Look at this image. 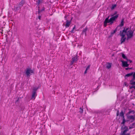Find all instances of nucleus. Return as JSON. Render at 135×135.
<instances>
[{
  "label": "nucleus",
  "mask_w": 135,
  "mask_h": 135,
  "mask_svg": "<svg viewBox=\"0 0 135 135\" xmlns=\"http://www.w3.org/2000/svg\"><path fill=\"white\" fill-rule=\"evenodd\" d=\"M133 75V78L130 81V84L131 85H135V81H134V80H135V72L132 75Z\"/></svg>",
  "instance_id": "nucleus-5"
},
{
  "label": "nucleus",
  "mask_w": 135,
  "mask_h": 135,
  "mask_svg": "<svg viewBox=\"0 0 135 135\" xmlns=\"http://www.w3.org/2000/svg\"><path fill=\"white\" fill-rule=\"evenodd\" d=\"M133 127H132V126H130L129 127V128L130 129L132 128H133Z\"/></svg>",
  "instance_id": "nucleus-29"
},
{
  "label": "nucleus",
  "mask_w": 135,
  "mask_h": 135,
  "mask_svg": "<svg viewBox=\"0 0 135 135\" xmlns=\"http://www.w3.org/2000/svg\"><path fill=\"white\" fill-rule=\"evenodd\" d=\"M121 61L122 62L123 67H127L129 66V64H128L127 61H124L123 60H121Z\"/></svg>",
  "instance_id": "nucleus-7"
},
{
  "label": "nucleus",
  "mask_w": 135,
  "mask_h": 135,
  "mask_svg": "<svg viewBox=\"0 0 135 135\" xmlns=\"http://www.w3.org/2000/svg\"><path fill=\"white\" fill-rule=\"evenodd\" d=\"M124 25V19H122L121 20V22L120 24L119 25V26L122 27Z\"/></svg>",
  "instance_id": "nucleus-15"
},
{
  "label": "nucleus",
  "mask_w": 135,
  "mask_h": 135,
  "mask_svg": "<svg viewBox=\"0 0 135 135\" xmlns=\"http://www.w3.org/2000/svg\"><path fill=\"white\" fill-rule=\"evenodd\" d=\"M72 63L73 64L74 62H76L78 60V57L77 56H76L75 57H73L72 58Z\"/></svg>",
  "instance_id": "nucleus-12"
},
{
  "label": "nucleus",
  "mask_w": 135,
  "mask_h": 135,
  "mask_svg": "<svg viewBox=\"0 0 135 135\" xmlns=\"http://www.w3.org/2000/svg\"><path fill=\"white\" fill-rule=\"evenodd\" d=\"M33 73V71L30 68H27L25 71V73L27 76H30Z\"/></svg>",
  "instance_id": "nucleus-3"
},
{
  "label": "nucleus",
  "mask_w": 135,
  "mask_h": 135,
  "mask_svg": "<svg viewBox=\"0 0 135 135\" xmlns=\"http://www.w3.org/2000/svg\"><path fill=\"white\" fill-rule=\"evenodd\" d=\"M118 112L117 114V116H118Z\"/></svg>",
  "instance_id": "nucleus-31"
},
{
  "label": "nucleus",
  "mask_w": 135,
  "mask_h": 135,
  "mask_svg": "<svg viewBox=\"0 0 135 135\" xmlns=\"http://www.w3.org/2000/svg\"><path fill=\"white\" fill-rule=\"evenodd\" d=\"M87 70H86V69L85 70V72H84V74H85L86 73H87Z\"/></svg>",
  "instance_id": "nucleus-27"
},
{
  "label": "nucleus",
  "mask_w": 135,
  "mask_h": 135,
  "mask_svg": "<svg viewBox=\"0 0 135 135\" xmlns=\"http://www.w3.org/2000/svg\"><path fill=\"white\" fill-rule=\"evenodd\" d=\"M120 115L121 117H123V121L122 122V124H124L126 122V121L125 120L124 117V114L123 113L122 111L121 113H120Z\"/></svg>",
  "instance_id": "nucleus-9"
},
{
  "label": "nucleus",
  "mask_w": 135,
  "mask_h": 135,
  "mask_svg": "<svg viewBox=\"0 0 135 135\" xmlns=\"http://www.w3.org/2000/svg\"><path fill=\"white\" fill-rule=\"evenodd\" d=\"M116 31V30H114L113 31V32H112L111 33V34H113Z\"/></svg>",
  "instance_id": "nucleus-22"
},
{
  "label": "nucleus",
  "mask_w": 135,
  "mask_h": 135,
  "mask_svg": "<svg viewBox=\"0 0 135 135\" xmlns=\"http://www.w3.org/2000/svg\"><path fill=\"white\" fill-rule=\"evenodd\" d=\"M133 126H134V124H133Z\"/></svg>",
  "instance_id": "nucleus-34"
},
{
  "label": "nucleus",
  "mask_w": 135,
  "mask_h": 135,
  "mask_svg": "<svg viewBox=\"0 0 135 135\" xmlns=\"http://www.w3.org/2000/svg\"><path fill=\"white\" fill-rule=\"evenodd\" d=\"M44 10H45V9L44 8H42V9L41 11L39 9L38 11V13H40L41 11H44Z\"/></svg>",
  "instance_id": "nucleus-20"
},
{
  "label": "nucleus",
  "mask_w": 135,
  "mask_h": 135,
  "mask_svg": "<svg viewBox=\"0 0 135 135\" xmlns=\"http://www.w3.org/2000/svg\"><path fill=\"white\" fill-rule=\"evenodd\" d=\"M79 111L80 113H83V109L82 108H80V110Z\"/></svg>",
  "instance_id": "nucleus-17"
},
{
  "label": "nucleus",
  "mask_w": 135,
  "mask_h": 135,
  "mask_svg": "<svg viewBox=\"0 0 135 135\" xmlns=\"http://www.w3.org/2000/svg\"><path fill=\"white\" fill-rule=\"evenodd\" d=\"M118 15H116L111 18L109 20V17L106 18L104 22V26L106 27L107 23L109 24L113 23L114 21L118 17Z\"/></svg>",
  "instance_id": "nucleus-2"
},
{
  "label": "nucleus",
  "mask_w": 135,
  "mask_h": 135,
  "mask_svg": "<svg viewBox=\"0 0 135 135\" xmlns=\"http://www.w3.org/2000/svg\"><path fill=\"white\" fill-rule=\"evenodd\" d=\"M124 130L122 133V135H130L129 133H127L126 134H125V133H126V132L128 130V127L125 126L124 127Z\"/></svg>",
  "instance_id": "nucleus-8"
},
{
  "label": "nucleus",
  "mask_w": 135,
  "mask_h": 135,
  "mask_svg": "<svg viewBox=\"0 0 135 135\" xmlns=\"http://www.w3.org/2000/svg\"><path fill=\"white\" fill-rule=\"evenodd\" d=\"M121 31L125 35H126L127 40L131 38L133 36L134 31L131 30V28H124Z\"/></svg>",
  "instance_id": "nucleus-1"
},
{
  "label": "nucleus",
  "mask_w": 135,
  "mask_h": 135,
  "mask_svg": "<svg viewBox=\"0 0 135 135\" xmlns=\"http://www.w3.org/2000/svg\"><path fill=\"white\" fill-rule=\"evenodd\" d=\"M128 118L131 120V122L134 121V117L133 115H129L127 116Z\"/></svg>",
  "instance_id": "nucleus-10"
},
{
  "label": "nucleus",
  "mask_w": 135,
  "mask_h": 135,
  "mask_svg": "<svg viewBox=\"0 0 135 135\" xmlns=\"http://www.w3.org/2000/svg\"><path fill=\"white\" fill-rule=\"evenodd\" d=\"M132 88H134V86H131L130 87V89H131Z\"/></svg>",
  "instance_id": "nucleus-24"
},
{
  "label": "nucleus",
  "mask_w": 135,
  "mask_h": 135,
  "mask_svg": "<svg viewBox=\"0 0 135 135\" xmlns=\"http://www.w3.org/2000/svg\"><path fill=\"white\" fill-rule=\"evenodd\" d=\"M37 89V88L34 89H33V91L32 96L31 99L34 100L35 98L36 97L37 95L36 94V90Z\"/></svg>",
  "instance_id": "nucleus-6"
},
{
  "label": "nucleus",
  "mask_w": 135,
  "mask_h": 135,
  "mask_svg": "<svg viewBox=\"0 0 135 135\" xmlns=\"http://www.w3.org/2000/svg\"><path fill=\"white\" fill-rule=\"evenodd\" d=\"M87 30V28H86V29H84V30L83 31V32H85Z\"/></svg>",
  "instance_id": "nucleus-25"
},
{
  "label": "nucleus",
  "mask_w": 135,
  "mask_h": 135,
  "mask_svg": "<svg viewBox=\"0 0 135 135\" xmlns=\"http://www.w3.org/2000/svg\"><path fill=\"white\" fill-rule=\"evenodd\" d=\"M75 26H74V27H73V30H72V31H73V30L75 28Z\"/></svg>",
  "instance_id": "nucleus-30"
},
{
  "label": "nucleus",
  "mask_w": 135,
  "mask_h": 135,
  "mask_svg": "<svg viewBox=\"0 0 135 135\" xmlns=\"http://www.w3.org/2000/svg\"><path fill=\"white\" fill-rule=\"evenodd\" d=\"M120 36L121 37L120 41L121 44H122L125 41L126 38L125 37V35L121 31L120 32Z\"/></svg>",
  "instance_id": "nucleus-4"
},
{
  "label": "nucleus",
  "mask_w": 135,
  "mask_h": 135,
  "mask_svg": "<svg viewBox=\"0 0 135 135\" xmlns=\"http://www.w3.org/2000/svg\"><path fill=\"white\" fill-rule=\"evenodd\" d=\"M132 112H133V111H129V112H128V113H129V114H130V113H131Z\"/></svg>",
  "instance_id": "nucleus-26"
},
{
  "label": "nucleus",
  "mask_w": 135,
  "mask_h": 135,
  "mask_svg": "<svg viewBox=\"0 0 135 135\" xmlns=\"http://www.w3.org/2000/svg\"><path fill=\"white\" fill-rule=\"evenodd\" d=\"M111 66L112 65L111 64L108 63L106 64L107 68L108 69H109L111 67Z\"/></svg>",
  "instance_id": "nucleus-13"
},
{
  "label": "nucleus",
  "mask_w": 135,
  "mask_h": 135,
  "mask_svg": "<svg viewBox=\"0 0 135 135\" xmlns=\"http://www.w3.org/2000/svg\"><path fill=\"white\" fill-rule=\"evenodd\" d=\"M134 89H135V86H134Z\"/></svg>",
  "instance_id": "nucleus-32"
},
{
  "label": "nucleus",
  "mask_w": 135,
  "mask_h": 135,
  "mask_svg": "<svg viewBox=\"0 0 135 135\" xmlns=\"http://www.w3.org/2000/svg\"><path fill=\"white\" fill-rule=\"evenodd\" d=\"M116 4L113 5L111 7V9H114L116 7Z\"/></svg>",
  "instance_id": "nucleus-18"
},
{
  "label": "nucleus",
  "mask_w": 135,
  "mask_h": 135,
  "mask_svg": "<svg viewBox=\"0 0 135 135\" xmlns=\"http://www.w3.org/2000/svg\"><path fill=\"white\" fill-rule=\"evenodd\" d=\"M127 61V63L128 62H129L130 63H131L132 62V61L129 59H127L126 60Z\"/></svg>",
  "instance_id": "nucleus-19"
},
{
  "label": "nucleus",
  "mask_w": 135,
  "mask_h": 135,
  "mask_svg": "<svg viewBox=\"0 0 135 135\" xmlns=\"http://www.w3.org/2000/svg\"><path fill=\"white\" fill-rule=\"evenodd\" d=\"M90 65H89L86 68V70H88L90 68Z\"/></svg>",
  "instance_id": "nucleus-21"
},
{
  "label": "nucleus",
  "mask_w": 135,
  "mask_h": 135,
  "mask_svg": "<svg viewBox=\"0 0 135 135\" xmlns=\"http://www.w3.org/2000/svg\"><path fill=\"white\" fill-rule=\"evenodd\" d=\"M131 69V68H126L125 69L126 70H128V69Z\"/></svg>",
  "instance_id": "nucleus-23"
},
{
  "label": "nucleus",
  "mask_w": 135,
  "mask_h": 135,
  "mask_svg": "<svg viewBox=\"0 0 135 135\" xmlns=\"http://www.w3.org/2000/svg\"><path fill=\"white\" fill-rule=\"evenodd\" d=\"M40 18H41V16H38V18L39 19V20L40 19Z\"/></svg>",
  "instance_id": "nucleus-28"
},
{
  "label": "nucleus",
  "mask_w": 135,
  "mask_h": 135,
  "mask_svg": "<svg viewBox=\"0 0 135 135\" xmlns=\"http://www.w3.org/2000/svg\"><path fill=\"white\" fill-rule=\"evenodd\" d=\"M133 73V72H132V73H129V74H128L126 75L125 77H126V76L128 77H129V76H131L132 75Z\"/></svg>",
  "instance_id": "nucleus-14"
},
{
  "label": "nucleus",
  "mask_w": 135,
  "mask_h": 135,
  "mask_svg": "<svg viewBox=\"0 0 135 135\" xmlns=\"http://www.w3.org/2000/svg\"><path fill=\"white\" fill-rule=\"evenodd\" d=\"M122 58L124 59H125L126 60L127 59L126 56L123 53L122 54Z\"/></svg>",
  "instance_id": "nucleus-16"
},
{
  "label": "nucleus",
  "mask_w": 135,
  "mask_h": 135,
  "mask_svg": "<svg viewBox=\"0 0 135 135\" xmlns=\"http://www.w3.org/2000/svg\"><path fill=\"white\" fill-rule=\"evenodd\" d=\"M65 18H66V16H65Z\"/></svg>",
  "instance_id": "nucleus-33"
},
{
  "label": "nucleus",
  "mask_w": 135,
  "mask_h": 135,
  "mask_svg": "<svg viewBox=\"0 0 135 135\" xmlns=\"http://www.w3.org/2000/svg\"><path fill=\"white\" fill-rule=\"evenodd\" d=\"M71 24V21H69L68 20H66V23L65 25V27L66 28L68 27Z\"/></svg>",
  "instance_id": "nucleus-11"
}]
</instances>
